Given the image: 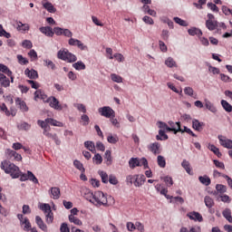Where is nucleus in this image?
<instances>
[{"label":"nucleus","mask_w":232,"mask_h":232,"mask_svg":"<svg viewBox=\"0 0 232 232\" xmlns=\"http://www.w3.org/2000/svg\"><path fill=\"white\" fill-rule=\"evenodd\" d=\"M68 44L70 46H77L82 51L88 50V46L84 45L82 42L75 38H70L68 41Z\"/></svg>","instance_id":"5"},{"label":"nucleus","mask_w":232,"mask_h":232,"mask_svg":"<svg viewBox=\"0 0 232 232\" xmlns=\"http://www.w3.org/2000/svg\"><path fill=\"white\" fill-rule=\"evenodd\" d=\"M204 202H205V206H207V208H211L215 206V201L209 196L205 197Z\"/></svg>","instance_id":"39"},{"label":"nucleus","mask_w":232,"mask_h":232,"mask_svg":"<svg viewBox=\"0 0 232 232\" xmlns=\"http://www.w3.org/2000/svg\"><path fill=\"white\" fill-rule=\"evenodd\" d=\"M0 37H5L6 39H10V37H12V34L3 28V24H0Z\"/></svg>","instance_id":"49"},{"label":"nucleus","mask_w":232,"mask_h":232,"mask_svg":"<svg viewBox=\"0 0 232 232\" xmlns=\"http://www.w3.org/2000/svg\"><path fill=\"white\" fill-rule=\"evenodd\" d=\"M181 130H179V132L180 133H188V135H191V137H197V134L194 133L193 130H191V129L184 126L183 129L180 128Z\"/></svg>","instance_id":"46"},{"label":"nucleus","mask_w":232,"mask_h":232,"mask_svg":"<svg viewBox=\"0 0 232 232\" xmlns=\"http://www.w3.org/2000/svg\"><path fill=\"white\" fill-rule=\"evenodd\" d=\"M98 174L100 175L101 179H102V182L103 184H108L110 178L108 177V173H106V171L103 170H100L98 171Z\"/></svg>","instance_id":"36"},{"label":"nucleus","mask_w":232,"mask_h":232,"mask_svg":"<svg viewBox=\"0 0 232 232\" xmlns=\"http://www.w3.org/2000/svg\"><path fill=\"white\" fill-rule=\"evenodd\" d=\"M69 221L75 226H82V221L73 215H69Z\"/></svg>","instance_id":"38"},{"label":"nucleus","mask_w":232,"mask_h":232,"mask_svg":"<svg viewBox=\"0 0 232 232\" xmlns=\"http://www.w3.org/2000/svg\"><path fill=\"white\" fill-rule=\"evenodd\" d=\"M30 128H32V126L24 121L18 124V130H24V131H28Z\"/></svg>","instance_id":"58"},{"label":"nucleus","mask_w":232,"mask_h":232,"mask_svg":"<svg viewBox=\"0 0 232 232\" xmlns=\"http://www.w3.org/2000/svg\"><path fill=\"white\" fill-rule=\"evenodd\" d=\"M39 30L47 37H52L53 35V29H52L50 26L40 27Z\"/></svg>","instance_id":"21"},{"label":"nucleus","mask_w":232,"mask_h":232,"mask_svg":"<svg viewBox=\"0 0 232 232\" xmlns=\"http://www.w3.org/2000/svg\"><path fill=\"white\" fill-rule=\"evenodd\" d=\"M220 80L223 81V82H231L232 79L228 75H226L224 73L219 74Z\"/></svg>","instance_id":"63"},{"label":"nucleus","mask_w":232,"mask_h":232,"mask_svg":"<svg viewBox=\"0 0 232 232\" xmlns=\"http://www.w3.org/2000/svg\"><path fill=\"white\" fill-rule=\"evenodd\" d=\"M98 111L102 117H105L106 119H111V117H115V111L111 109L110 106H104L98 109Z\"/></svg>","instance_id":"4"},{"label":"nucleus","mask_w":232,"mask_h":232,"mask_svg":"<svg viewBox=\"0 0 232 232\" xmlns=\"http://www.w3.org/2000/svg\"><path fill=\"white\" fill-rule=\"evenodd\" d=\"M45 220L47 224H52L53 222V212H47L45 214Z\"/></svg>","instance_id":"57"},{"label":"nucleus","mask_w":232,"mask_h":232,"mask_svg":"<svg viewBox=\"0 0 232 232\" xmlns=\"http://www.w3.org/2000/svg\"><path fill=\"white\" fill-rule=\"evenodd\" d=\"M60 231L61 232H70V227H68L67 223H62L60 227Z\"/></svg>","instance_id":"64"},{"label":"nucleus","mask_w":232,"mask_h":232,"mask_svg":"<svg viewBox=\"0 0 232 232\" xmlns=\"http://www.w3.org/2000/svg\"><path fill=\"white\" fill-rule=\"evenodd\" d=\"M15 104L16 106H19L22 111H28V106H26V102H24V101L21 100L20 98H16Z\"/></svg>","instance_id":"22"},{"label":"nucleus","mask_w":232,"mask_h":232,"mask_svg":"<svg viewBox=\"0 0 232 232\" xmlns=\"http://www.w3.org/2000/svg\"><path fill=\"white\" fill-rule=\"evenodd\" d=\"M138 162L140 164V166L144 167V169H148L150 168V166L148 165V160L146 158H141V159L138 158Z\"/></svg>","instance_id":"51"},{"label":"nucleus","mask_w":232,"mask_h":232,"mask_svg":"<svg viewBox=\"0 0 232 232\" xmlns=\"http://www.w3.org/2000/svg\"><path fill=\"white\" fill-rule=\"evenodd\" d=\"M222 215L230 224H232L231 209L226 208L222 212Z\"/></svg>","instance_id":"40"},{"label":"nucleus","mask_w":232,"mask_h":232,"mask_svg":"<svg viewBox=\"0 0 232 232\" xmlns=\"http://www.w3.org/2000/svg\"><path fill=\"white\" fill-rule=\"evenodd\" d=\"M49 131L50 130H47V131L45 130L43 133L45 137H47V139H52L55 142L56 146H61V140H59V137H57V134L55 133L52 134Z\"/></svg>","instance_id":"13"},{"label":"nucleus","mask_w":232,"mask_h":232,"mask_svg":"<svg viewBox=\"0 0 232 232\" xmlns=\"http://www.w3.org/2000/svg\"><path fill=\"white\" fill-rule=\"evenodd\" d=\"M37 124L38 126H40V128H42V130H44V131H50L51 130L50 126H48L49 122H47L46 120L45 121L38 120Z\"/></svg>","instance_id":"28"},{"label":"nucleus","mask_w":232,"mask_h":232,"mask_svg":"<svg viewBox=\"0 0 232 232\" xmlns=\"http://www.w3.org/2000/svg\"><path fill=\"white\" fill-rule=\"evenodd\" d=\"M24 231H30L32 229V224L30 223V220L28 218H24V221L20 223Z\"/></svg>","instance_id":"24"},{"label":"nucleus","mask_w":232,"mask_h":232,"mask_svg":"<svg viewBox=\"0 0 232 232\" xmlns=\"http://www.w3.org/2000/svg\"><path fill=\"white\" fill-rule=\"evenodd\" d=\"M157 162L160 168H166V159L163 156H158Z\"/></svg>","instance_id":"47"},{"label":"nucleus","mask_w":232,"mask_h":232,"mask_svg":"<svg viewBox=\"0 0 232 232\" xmlns=\"http://www.w3.org/2000/svg\"><path fill=\"white\" fill-rule=\"evenodd\" d=\"M24 73L29 79H39V73L34 69H25Z\"/></svg>","instance_id":"19"},{"label":"nucleus","mask_w":232,"mask_h":232,"mask_svg":"<svg viewBox=\"0 0 232 232\" xmlns=\"http://www.w3.org/2000/svg\"><path fill=\"white\" fill-rule=\"evenodd\" d=\"M163 181L165 182L166 186H168V188H171V186H173V179L171 177H164Z\"/></svg>","instance_id":"61"},{"label":"nucleus","mask_w":232,"mask_h":232,"mask_svg":"<svg viewBox=\"0 0 232 232\" xmlns=\"http://www.w3.org/2000/svg\"><path fill=\"white\" fill-rule=\"evenodd\" d=\"M92 204L96 208H101V206L108 207V198L104 195L102 191L94 192V198L92 199Z\"/></svg>","instance_id":"2"},{"label":"nucleus","mask_w":232,"mask_h":232,"mask_svg":"<svg viewBox=\"0 0 232 232\" xmlns=\"http://www.w3.org/2000/svg\"><path fill=\"white\" fill-rule=\"evenodd\" d=\"M0 84L3 88L10 87V79L6 77V75L0 72Z\"/></svg>","instance_id":"18"},{"label":"nucleus","mask_w":232,"mask_h":232,"mask_svg":"<svg viewBox=\"0 0 232 232\" xmlns=\"http://www.w3.org/2000/svg\"><path fill=\"white\" fill-rule=\"evenodd\" d=\"M134 179V186L136 188H140V186H144V183L146 182V176H144V174H136Z\"/></svg>","instance_id":"7"},{"label":"nucleus","mask_w":232,"mask_h":232,"mask_svg":"<svg viewBox=\"0 0 232 232\" xmlns=\"http://www.w3.org/2000/svg\"><path fill=\"white\" fill-rule=\"evenodd\" d=\"M65 63H75L77 61V56L72 53L70 51L67 53L65 59L63 60Z\"/></svg>","instance_id":"27"},{"label":"nucleus","mask_w":232,"mask_h":232,"mask_svg":"<svg viewBox=\"0 0 232 232\" xmlns=\"http://www.w3.org/2000/svg\"><path fill=\"white\" fill-rule=\"evenodd\" d=\"M51 195V198H53V200H58V198H61V188L57 187H52Z\"/></svg>","instance_id":"15"},{"label":"nucleus","mask_w":232,"mask_h":232,"mask_svg":"<svg viewBox=\"0 0 232 232\" xmlns=\"http://www.w3.org/2000/svg\"><path fill=\"white\" fill-rule=\"evenodd\" d=\"M44 66H47V68H50L51 70H55L57 67L55 66V63L52 62V60H44Z\"/></svg>","instance_id":"54"},{"label":"nucleus","mask_w":232,"mask_h":232,"mask_svg":"<svg viewBox=\"0 0 232 232\" xmlns=\"http://www.w3.org/2000/svg\"><path fill=\"white\" fill-rule=\"evenodd\" d=\"M72 68H74V70H77L78 72L81 70H86V64H84L82 61H78L77 63H74L72 64Z\"/></svg>","instance_id":"35"},{"label":"nucleus","mask_w":232,"mask_h":232,"mask_svg":"<svg viewBox=\"0 0 232 232\" xmlns=\"http://www.w3.org/2000/svg\"><path fill=\"white\" fill-rule=\"evenodd\" d=\"M68 52L69 51L66 48L60 49L57 53V58L61 61H64V59H66V55H68Z\"/></svg>","instance_id":"25"},{"label":"nucleus","mask_w":232,"mask_h":232,"mask_svg":"<svg viewBox=\"0 0 232 232\" xmlns=\"http://www.w3.org/2000/svg\"><path fill=\"white\" fill-rule=\"evenodd\" d=\"M205 126H206V124H204V122H200L198 120L192 121V128L196 131H202V130H204Z\"/></svg>","instance_id":"16"},{"label":"nucleus","mask_w":232,"mask_h":232,"mask_svg":"<svg viewBox=\"0 0 232 232\" xmlns=\"http://www.w3.org/2000/svg\"><path fill=\"white\" fill-rule=\"evenodd\" d=\"M169 126H170V131H173L174 135H177L179 133V131H181L180 130V121H169L168 122Z\"/></svg>","instance_id":"10"},{"label":"nucleus","mask_w":232,"mask_h":232,"mask_svg":"<svg viewBox=\"0 0 232 232\" xmlns=\"http://www.w3.org/2000/svg\"><path fill=\"white\" fill-rule=\"evenodd\" d=\"M40 209L44 211V213H50L52 211V207H50V204L44 203L40 206Z\"/></svg>","instance_id":"48"},{"label":"nucleus","mask_w":232,"mask_h":232,"mask_svg":"<svg viewBox=\"0 0 232 232\" xmlns=\"http://www.w3.org/2000/svg\"><path fill=\"white\" fill-rule=\"evenodd\" d=\"M0 72L5 75H12V71L8 68V66L3 63H0Z\"/></svg>","instance_id":"44"},{"label":"nucleus","mask_w":232,"mask_h":232,"mask_svg":"<svg viewBox=\"0 0 232 232\" xmlns=\"http://www.w3.org/2000/svg\"><path fill=\"white\" fill-rule=\"evenodd\" d=\"M37 99H41L44 102H46V101H48V95L44 93V91L39 89L34 92V101H37Z\"/></svg>","instance_id":"11"},{"label":"nucleus","mask_w":232,"mask_h":232,"mask_svg":"<svg viewBox=\"0 0 232 232\" xmlns=\"http://www.w3.org/2000/svg\"><path fill=\"white\" fill-rule=\"evenodd\" d=\"M94 194L93 192H92V190L86 188L83 190V197L86 200H88L89 202H91V204H93V198H94Z\"/></svg>","instance_id":"20"},{"label":"nucleus","mask_w":232,"mask_h":232,"mask_svg":"<svg viewBox=\"0 0 232 232\" xmlns=\"http://www.w3.org/2000/svg\"><path fill=\"white\" fill-rule=\"evenodd\" d=\"M205 108L212 113H217V107L209 100H205Z\"/></svg>","instance_id":"29"},{"label":"nucleus","mask_w":232,"mask_h":232,"mask_svg":"<svg viewBox=\"0 0 232 232\" xmlns=\"http://www.w3.org/2000/svg\"><path fill=\"white\" fill-rule=\"evenodd\" d=\"M27 179L28 180H32V182H34V184H39V180L37 179L35 175H34V173L30 170L27 171Z\"/></svg>","instance_id":"50"},{"label":"nucleus","mask_w":232,"mask_h":232,"mask_svg":"<svg viewBox=\"0 0 232 232\" xmlns=\"http://www.w3.org/2000/svg\"><path fill=\"white\" fill-rule=\"evenodd\" d=\"M46 102H49V106L51 108H53V110H56L57 111H62L63 108H68L67 104H61L59 102V100L55 98L54 96H51L46 100Z\"/></svg>","instance_id":"3"},{"label":"nucleus","mask_w":232,"mask_h":232,"mask_svg":"<svg viewBox=\"0 0 232 232\" xmlns=\"http://www.w3.org/2000/svg\"><path fill=\"white\" fill-rule=\"evenodd\" d=\"M216 189L218 191V193H220L221 195L226 193V191L227 190V188L222 184H218L216 186Z\"/></svg>","instance_id":"59"},{"label":"nucleus","mask_w":232,"mask_h":232,"mask_svg":"<svg viewBox=\"0 0 232 232\" xmlns=\"http://www.w3.org/2000/svg\"><path fill=\"white\" fill-rule=\"evenodd\" d=\"M148 150L149 151L153 153V155H159L160 154V143L159 142L150 143L148 146Z\"/></svg>","instance_id":"8"},{"label":"nucleus","mask_w":232,"mask_h":232,"mask_svg":"<svg viewBox=\"0 0 232 232\" xmlns=\"http://www.w3.org/2000/svg\"><path fill=\"white\" fill-rule=\"evenodd\" d=\"M84 147L89 150V151H92V153H96L95 150V143L93 141L87 140L84 142Z\"/></svg>","instance_id":"30"},{"label":"nucleus","mask_w":232,"mask_h":232,"mask_svg":"<svg viewBox=\"0 0 232 232\" xmlns=\"http://www.w3.org/2000/svg\"><path fill=\"white\" fill-rule=\"evenodd\" d=\"M198 180L203 186H209L211 184V179L208 175L199 176Z\"/></svg>","instance_id":"26"},{"label":"nucleus","mask_w":232,"mask_h":232,"mask_svg":"<svg viewBox=\"0 0 232 232\" xmlns=\"http://www.w3.org/2000/svg\"><path fill=\"white\" fill-rule=\"evenodd\" d=\"M208 150H210V151H213L214 154L217 155V157H218V159H220V157H222V152H220V150H218V148H217V146L208 145Z\"/></svg>","instance_id":"42"},{"label":"nucleus","mask_w":232,"mask_h":232,"mask_svg":"<svg viewBox=\"0 0 232 232\" xmlns=\"http://www.w3.org/2000/svg\"><path fill=\"white\" fill-rule=\"evenodd\" d=\"M140 166V163H139V158H130L129 160V167L130 169H135V168H138Z\"/></svg>","instance_id":"23"},{"label":"nucleus","mask_w":232,"mask_h":232,"mask_svg":"<svg viewBox=\"0 0 232 232\" xmlns=\"http://www.w3.org/2000/svg\"><path fill=\"white\" fill-rule=\"evenodd\" d=\"M205 24L206 28H208V30H209L210 32H213L214 30H217V28H218V22L217 20H207Z\"/></svg>","instance_id":"14"},{"label":"nucleus","mask_w":232,"mask_h":232,"mask_svg":"<svg viewBox=\"0 0 232 232\" xmlns=\"http://www.w3.org/2000/svg\"><path fill=\"white\" fill-rule=\"evenodd\" d=\"M107 140L110 144H117V142H119V137H117V135H109Z\"/></svg>","instance_id":"53"},{"label":"nucleus","mask_w":232,"mask_h":232,"mask_svg":"<svg viewBox=\"0 0 232 232\" xmlns=\"http://www.w3.org/2000/svg\"><path fill=\"white\" fill-rule=\"evenodd\" d=\"M17 61L19 63V64H21L22 66H24L26 64H28V59L24 58L23 55L18 54L17 55Z\"/></svg>","instance_id":"52"},{"label":"nucleus","mask_w":232,"mask_h":232,"mask_svg":"<svg viewBox=\"0 0 232 232\" xmlns=\"http://www.w3.org/2000/svg\"><path fill=\"white\" fill-rule=\"evenodd\" d=\"M1 169L7 175H10L12 179H19L21 177V170L17 165L12 163L10 160H4L1 162Z\"/></svg>","instance_id":"1"},{"label":"nucleus","mask_w":232,"mask_h":232,"mask_svg":"<svg viewBox=\"0 0 232 232\" xmlns=\"http://www.w3.org/2000/svg\"><path fill=\"white\" fill-rule=\"evenodd\" d=\"M165 64L168 66V68H177V62H175V60H173L171 57H169L165 61Z\"/></svg>","instance_id":"41"},{"label":"nucleus","mask_w":232,"mask_h":232,"mask_svg":"<svg viewBox=\"0 0 232 232\" xmlns=\"http://www.w3.org/2000/svg\"><path fill=\"white\" fill-rule=\"evenodd\" d=\"M187 217H188L190 220H195V222H202V220H204V218H202V215L195 211L189 212L188 214H187Z\"/></svg>","instance_id":"12"},{"label":"nucleus","mask_w":232,"mask_h":232,"mask_svg":"<svg viewBox=\"0 0 232 232\" xmlns=\"http://www.w3.org/2000/svg\"><path fill=\"white\" fill-rule=\"evenodd\" d=\"M221 106L225 110V111H227V113H231L232 105L229 102H227V101L222 100L221 101Z\"/></svg>","instance_id":"31"},{"label":"nucleus","mask_w":232,"mask_h":232,"mask_svg":"<svg viewBox=\"0 0 232 232\" xmlns=\"http://www.w3.org/2000/svg\"><path fill=\"white\" fill-rule=\"evenodd\" d=\"M44 8L47 10L50 14H55V7H53V5L50 2H45L43 4Z\"/></svg>","instance_id":"33"},{"label":"nucleus","mask_w":232,"mask_h":232,"mask_svg":"<svg viewBox=\"0 0 232 232\" xmlns=\"http://www.w3.org/2000/svg\"><path fill=\"white\" fill-rule=\"evenodd\" d=\"M73 166L76 168V169H79V171H82V173H84V171H86L82 162L77 160L73 161Z\"/></svg>","instance_id":"45"},{"label":"nucleus","mask_w":232,"mask_h":232,"mask_svg":"<svg viewBox=\"0 0 232 232\" xmlns=\"http://www.w3.org/2000/svg\"><path fill=\"white\" fill-rule=\"evenodd\" d=\"M157 140H168V134L164 132V130H159V135L156 136Z\"/></svg>","instance_id":"43"},{"label":"nucleus","mask_w":232,"mask_h":232,"mask_svg":"<svg viewBox=\"0 0 232 232\" xmlns=\"http://www.w3.org/2000/svg\"><path fill=\"white\" fill-rule=\"evenodd\" d=\"M35 223L37 224L38 227L42 229V231H48V227L46 226V224H44V221L41 217H35Z\"/></svg>","instance_id":"17"},{"label":"nucleus","mask_w":232,"mask_h":232,"mask_svg":"<svg viewBox=\"0 0 232 232\" xmlns=\"http://www.w3.org/2000/svg\"><path fill=\"white\" fill-rule=\"evenodd\" d=\"M111 81H113V82H118V83L122 82V77L121 75L116 74V73H111Z\"/></svg>","instance_id":"55"},{"label":"nucleus","mask_w":232,"mask_h":232,"mask_svg":"<svg viewBox=\"0 0 232 232\" xmlns=\"http://www.w3.org/2000/svg\"><path fill=\"white\" fill-rule=\"evenodd\" d=\"M104 159L107 160V164L108 166H110L111 164V150H106L105 151V156Z\"/></svg>","instance_id":"60"},{"label":"nucleus","mask_w":232,"mask_h":232,"mask_svg":"<svg viewBox=\"0 0 232 232\" xmlns=\"http://www.w3.org/2000/svg\"><path fill=\"white\" fill-rule=\"evenodd\" d=\"M188 33L192 36L198 35V37H202V31L196 27L188 29Z\"/></svg>","instance_id":"34"},{"label":"nucleus","mask_w":232,"mask_h":232,"mask_svg":"<svg viewBox=\"0 0 232 232\" xmlns=\"http://www.w3.org/2000/svg\"><path fill=\"white\" fill-rule=\"evenodd\" d=\"M8 159H10V160L21 162V160H23V156H21V154L17 153L15 150H8Z\"/></svg>","instance_id":"9"},{"label":"nucleus","mask_w":232,"mask_h":232,"mask_svg":"<svg viewBox=\"0 0 232 232\" xmlns=\"http://www.w3.org/2000/svg\"><path fill=\"white\" fill-rule=\"evenodd\" d=\"M46 122H49V124H51V126H57L58 128H63V126H64L63 124V122L58 121L57 120H53L52 118H47L45 119Z\"/></svg>","instance_id":"32"},{"label":"nucleus","mask_w":232,"mask_h":232,"mask_svg":"<svg viewBox=\"0 0 232 232\" xmlns=\"http://www.w3.org/2000/svg\"><path fill=\"white\" fill-rule=\"evenodd\" d=\"M92 160L95 162V164H102V156H101L99 153L95 154Z\"/></svg>","instance_id":"62"},{"label":"nucleus","mask_w":232,"mask_h":232,"mask_svg":"<svg viewBox=\"0 0 232 232\" xmlns=\"http://www.w3.org/2000/svg\"><path fill=\"white\" fill-rule=\"evenodd\" d=\"M181 166L188 175H191V164H189V161L183 160Z\"/></svg>","instance_id":"37"},{"label":"nucleus","mask_w":232,"mask_h":232,"mask_svg":"<svg viewBox=\"0 0 232 232\" xmlns=\"http://www.w3.org/2000/svg\"><path fill=\"white\" fill-rule=\"evenodd\" d=\"M17 26L19 30H23L24 32H28V30H30V25H28V24H23L22 22H18Z\"/></svg>","instance_id":"56"},{"label":"nucleus","mask_w":232,"mask_h":232,"mask_svg":"<svg viewBox=\"0 0 232 232\" xmlns=\"http://www.w3.org/2000/svg\"><path fill=\"white\" fill-rule=\"evenodd\" d=\"M219 144L223 148H227V150H232V140L229 139H227L225 136L218 135V136Z\"/></svg>","instance_id":"6"}]
</instances>
